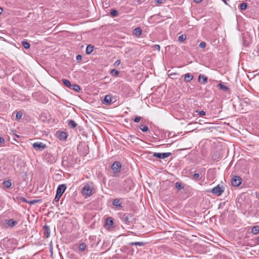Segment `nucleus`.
<instances>
[{"label": "nucleus", "mask_w": 259, "mask_h": 259, "mask_svg": "<svg viewBox=\"0 0 259 259\" xmlns=\"http://www.w3.org/2000/svg\"><path fill=\"white\" fill-rule=\"evenodd\" d=\"M224 190L223 187H221L219 185L212 188L211 190V192L213 194L219 196H221L224 192Z\"/></svg>", "instance_id": "f257e3e1"}, {"label": "nucleus", "mask_w": 259, "mask_h": 259, "mask_svg": "<svg viewBox=\"0 0 259 259\" xmlns=\"http://www.w3.org/2000/svg\"><path fill=\"white\" fill-rule=\"evenodd\" d=\"M33 148L36 151H42L46 148L45 144L42 142H35L32 144Z\"/></svg>", "instance_id": "f03ea898"}, {"label": "nucleus", "mask_w": 259, "mask_h": 259, "mask_svg": "<svg viewBox=\"0 0 259 259\" xmlns=\"http://www.w3.org/2000/svg\"><path fill=\"white\" fill-rule=\"evenodd\" d=\"M92 189L89 185H85L82 189V193L83 196H91L92 195Z\"/></svg>", "instance_id": "7ed1b4c3"}, {"label": "nucleus", "mask_w": 259, "mask_h": 259, "mask_svg": "<svg viewBox=\"0 0 259 259\" xmlns=\"http://www.w3.org/2000/svg\"><path fill=\"white\" fill-rule=\"evenodd\" d=\"M121 164L119 161H115L111 165V169L114 173L119 172L121 170Z\"/></svg>", "instance_id": "20e7f679"}, {"label": "nucleus", "mask_w": 259, "mask_h": 259, "mask_svg": "<svg viewBox=\"0 0 259 259\" xmlns=\"http://www.w3.org/2000/svg\"><path fill=\"white\" fill-rule=\"evenodd\" d=\"M242 180L241 178L239 176L234 177L231 180L232 185L234 187L239 186L242 183Z\"/></svg>", "instance_id": "39448f33"}, {"label": "nucleus", "mask_w": 259, "mask_h": 259, "mask_svg": "<svg viewBox=\"0 0 259 259\" xmlns=\"http://www.w3.org/2000/svg\"><path fill=\"white\" fill-rule=\"evenodd\" d=\"M171 155V153H153V156L159 159H165Z\"/></svg>", "instance_id": "423d86ee"}, {"label": "nucleus", "mask_w": 259, "mask_h": 259, "mask_svg": "<svg viewBox=\"0 0 259 259\" xmlns=\"http://www.w3.org/2000/svg\"><path fill=\"white\" fill-rule=\"evenodd\" d=\"M132 215L130 213H125L122 217V221L126 224H130L131 220L132 218Z\"/></svg>", "instance_id": "0eeeda50"}, {"label": "nucleus", "mask_w": 259, "mask_h": 259, "mask_svg": "<svg viewBox=\"0 0 259 259\" xmlns=\"http://www.w3.org/2000/svg\"><path fill=\"white\" fill-rule=\"evenodd\" d=\"M66 189V186L65 184L60 185L57 189L56 193L62 196L63 194L64 193Z\"/></svg>", "instance_id": "6e6552de"}, {"label": "nucleus", "mask_w": 259, "mask_h": 259, "mask_svg": "<svg viewBox=\"0 0 259 259\" xmlns=\"http://www.w3.org/2000/svg\"><path fill=\"white\" fill-rule=\"evenodd\" d=\"M112 97L110 95H107L105 96L102 103L105 105H110L112 102Z\"/></svg>", "instance_id": "1a4fd4ad"}, {"label": "nucleus", "mask_w": 259, "mask_h": 259, "mask_svg": "<svg viewBox=\"0 0 259 259\" xmlns=\"http://www.w3.org/2000/svg\"><path fill=\"white\" fill-rule=\"evenodd\" d=\"M7 225L10 227H13L18 224V222L13 219H11L7 221Z\"/></svg>", "instance_id": "9d476101"}, {"label": "nucleus", "mask_w": 259, "mask_h": 259, "mask_svg": "<svg viewBox=\"0 0 259 259\" xmlns=\"http://www.w3.org/2000/svg\"><path fill=\"white\" fill-rule=\"evenodd\" d=\"M208 78L204 75L200 74L198 78V81L202 84H206L207 82Z\"/></svg>", "instance_id": "9b49d317"}, {"label": "nucleus", "mask_w": 259, "mask_h": 259, "mask_svg": "<svg viewBox=\"0 0 259 259\" xmlns=\"http://www.w3.org/2000/svg\"><path fill=\"white\" fill-rule=\"evenodd\" d=\"M67 138V136L65 132H61L58 134V138L61 141H64Z\"/></svg>", "instance_id": "f8f14e48"}, {"label": "nucleus", "mask_w": 259, "mask_h": 259, "mask_svg": "<svg viewBox=\"0 0 259 259\" xmlns=\"http://www.w3.org/2000/svg\"><path fill=\"white\" fill-rule=\"evenodd\" d=\"M45 230V237L47 238L50 236V230L49 226L46 225L44 227Z\"/></svg>", "instance_id": "ddd939ff"}, {"label": "nucleus", "mask_w": 259, "mask_h": 259, "mask_svg": "<svg viewBox=\"0 0 259 259\" xmlns=\"http://www.w3.org/2000/svg\"><path fill=\"white\" fill-rule=\"evenodd\" d=\"M112 204L114 206H115L116 208L122 207V205H121V202H120V200L119 199H115L113 201Z\"/></svg>", "instance_id": "4468645a"}, {"label": "nucleus", "mask_w": 259, "mask_h": 259, "mask_svg": "<svg viewBox=\"0 0 259 259\" xmlns=\"http://www.w3.org/2000/svg\"><path fill=\"white\" fill-rule=\"evenodd\" d=\"M193 79V76L190 73L186 74L184 76V80L186 82H190Z\"/></svg>", "instance_id": "2eb2a0df"}, {"label": "nucleus", "mask_w": 259, "mask_h": 259, "mask_svg": "<svg viewBox=\"0 0 259 259\" xmlns=\"http://www.w3.org/2000/svg\"><path fill=\"white\" fill-rule=\"evenodd\" d=\"M94 49V47L93 45H88L87 47L86 50H85L87 54H88V55L91 54L93 52Z\"/></svg>", "instance_id": "dca6fc26"}, {"label": "nucleus", "mask_w": 259, "mask_h": 259, "mask_svg": "<svg viewBox=\"0 0 259 259\" xmlns=\"http://www.w3.org/2000/svg\"><path fill=\"white\" fill-rule=\"evenodd\" d=\"M146 244V243L144 242H132L130 243V245L131 246L134 245H138L140 246H143Z\"/></svg>", "instance_id": "f3484780"}, {"label": "nucleus", "mask_w": 259, "mask_h": 259, "mask_svg": "<svg viewBox=\"0 0 259 259\" xmlns=\"http://www.w3.org/2000/svg\"><path fill=\"white\" fill-rule=\"evenodd\" d=\"M134 33L139 36L142 34V29L140 27H137L134 30Z\"/></svg>", "instance_id": "a211bd4d"}, {"label": "nucleus", "mask_w": 259, "mask_h": 259, "mask_svg": "<svg viewBox=\"0 0 259 259\" xmlns=\"http://www.w3.org/2000/svg\"><path fill=\"white\" fill-rule=\"evenodd\" d=\"M218 87H219L220 89L224 91H228L229 89L225 85L222 84V83H220L218 85Z\"/></svg>", "instance_id": "6ab92c4d"}, {"label": "nucleus", "mask_w": 259, "mask_h": 259, "mask_svg": "<svg viewBox=\"0 0 259 259\" xmlns=\"http://www.w3.org/2000/svg\"><path fill=\"white\" fill-rule=\"evenodd\" d=\"M251 232L256 235L259 233V226H255L252 228Z\"/></svg>", "instance_id": "aec40b11"}, {"label": "nucleus", "mask_w": 259, "mask_h": 259, "mask_svg": "<svg viewBox=\"0 0 259 259\" xmlns=\"http://www.w3.org/2000/svg\"><path fill=\"white\" fill-rule=\"evenodd\" d=\"M68 125H69V126L73 128H75L77 126V124L73 120H68Z\"/></svg>", "instance_id": "412c9836"}, {"label": "nucleus", "mask_w": 259, "mask_h": 259, "mask_svg": "<svg viewBox=\"0 0 259 259\" xmlns=\"http://www.w3.org/2000/svg\"><path fill=\"white\" fill-rule=\"evenodd\" d=\"M63 83L64 84V85L65 86H66L67 87H68V88H71V87H72V85L71 84V82L69 80H67V79H63Z\"/></svg>", "instance_id": "4be33fe9"}, {"label": "nucleus", "mask_w": 259, "mask_h": 259, "mask_svg": "<svg viewBox=\"0 0 259 259\" xmlns=\"http://www.w3.org/2000/svg\"><path fill=\"white\" fill-rule=\"evenodd\" d=\"M70 89H71L72 90H73L74 91H75V92H79L80 90V87L78 84H74L72 85Z\"/></svg>", "instance_id": "5701e85b"}, {"label": "nucleus", "mask_w": 259, "mask_h": 259, "mask_svg": "<svg viewBox=\"0 0 259 259\" xmlns=\"http://www.w3.org/2000/svg\"><path fill=\"white\" fill-rule=\"evenodd\" d=\"M140 130L144 132H148L149 131V127L147 125H141L140 126Z\"/></svg>", "instance_id": "b1692460"}, {"label": "nucleus", "mask_w": 259, "mask_h": 259, "mask_svg": "<svg viewBox=\"0 0 259 259\" xmlns=\"http://www.w3.org/2000/svg\"><path fill=\"white\" fill-rule=\"evenodd\" d=\"M3 184L5 187L7 188H9L12 186V183L10 180L4 181Z\"/></svg>", "instance_id": "393cba45"}, {"label": "nucleus", "mask_w": 259, "mask_h": 259, "mask_svg": "<svg viewBox=\"0 0 259 259\" xmlns=\"http://www.w3.org/2000/svg\"><path fill=\"white\" fill-rule=\"evenodd\" d=\"M106 224L110 226H112L113 225V219L111 218H107L106 221Z\"/></svg>", "instance_id": "a878e982"}, {"label": "nucleus", "mask_w": 259, "mask_h": 259, "mask_svg": "<svg viewBox=\"0 0 259 259\" xmlns=\"http://www.w3.org/2000/svg\"><path fill=\"white\" fill-rule=\"evenodd\" d=\"M22 45L23 47L26 49H29L30 47V44L28 42L25 40L22 41Z\"/></svg>", "instance_id": "bb28decb"}, {"label": "nucleus", "mask_w": 259, "mask_h": 259, "mask_svg": "<svg viewBox=\"0 0 259 259\" xmlns=\"http://www.w3.org/2000/svg\"><path fill=\"white\" fill-rule=\"evenodd\" d=\"M23 116V112L21 111H19L17 112L16 115V118L17 120L20 119Z\"/></svg>", "instance_id": "cd10ccee"}, {"label": "nucleus", "mask_w": 259, "mask_h": 259, "mask_svg": "<svg viewBox=\"0 0 259 259\" xmlns=\"http://www.w3.org/2000/svg\"><path fill=\"white\" fill-rule=\"evenodd\" d=\"M110 14L112 16V17H114L118 15V12L115 9H112L110 11Z\"/></svg>", "instance_id": "c85d7f7f"}, {"label": "nucleus", "mask_w": 259, "mask_h": 259, "mask_svg": "<svg viewBox=\"0 0 259 259\" xmlns=\"http://www.w3.org/2000/svg\"><path fill=\"white\" fill-rule=\"evenodd\" d=\"M239 7L240 10H245L247 8V4L245 3H242L239 5Z\"/></svg>", "instance_id": "c756f323"}, {"label": "nucleus", "mask_w": 259, "mask_h": 259, "mask_svg": "<svg viewBox=\"0 0 259 259\" xmlns=\"http://www.w3.org/2000/svg\"><path fill=\"white\" fill-rule=\"evenodd\" d=\"M86 244L84 243H82L81 244H79V249L81 251H84L85 248H86Z\"/></svg>", "instance_id": "7c9ffc66"}, {"label": "nucleus", "mask_w": 259, "mask_h": 259, "mask_svg": "<svg viewBox=\"0 0 259 259\" xmlns=\"http://www.w3.org/2000/svg\"><path fill=\"white\" fill-rule=\"evenodd\" d=\"M186 39V36L185 35H183V34L179 36L178 37V40L180 42H183L184 40H185Z\"/></svg>", "instance_id": "2f4dec72"}, {"label": "nucleus", "mask_w": 259, "mask_h": 259, "mask_svg": "<svg viewBox=\"0 0 259 259\" xmlns=\"http://www.w3.org/2000/svg\"><path fill=\"white\" fill-rule=\"evenodd\" d=\"M111 73L113 76H116L119 74V72L118 70L114 69L111 71Z\"/></svg>", "instance_id": "473e14b6"}, {"label": "nucleus", "mask_w": 259, "mask_h": 259, "mask_svg": "<svg viewBox=\"0 0 259 259\" xmlns=\"http://www.w3.org/2000/svg\"><path fill=\"white\" fill-rule=\"evenodd\" d=\"M176 187L178 189H182L184 188L182 184L180 182H177L175 184Z\"/></svg>", "instance_id": "72a5a7b5"}, {"label": "nucleus", "mask_w": 259, "mask_h": 259, "mask_svg": "<svg viewBox=\"0 0 259 259\" xmlns=\"http://www.w3.org/2000/svg\"><path fill=\"white\" fill-rule=\"evenodd\" d=\"M61 196V195H60L59 194L56 193L55 197L53 201V203H54L55 202H58Z\"/></svg>", "instance_id": "f704fd0d"}, {"label": "nucleus", "mask_w": 259, "mask_h": 259, "mask_svg": "<svg viewBox=\"0 0 259 259\" xmlns=\"http://www.w3.org/2000/svg\"><path fill=\"white\" fill-rule=\"evenodd\" d=\"M141 117L138 116H135L134 119V121L135 122H139L141 120Z\"/></svg>", "instance_id": "c9c22d12"}, {"label": "nucleus", "mask_w": 259, "mask_h": 259, "mask_svg": "<svg viewBox=\"0 0 259 259\" xmlns=\"http://www.w3.org/2000/svg\"><path fill=\"white\" fill-rule=\"evenodd\" d=\"M199 46L201 48H204L206 47V43L204 41H202L200 43Z\"/></svg>", "instance_id": "e433bc0d"}, {"label": "nucleus", "mask_w": 259, "mask_h": 259, "mask_svg": "<svg viewBox=\"0 0 259 259\" xmlns=\"http://www.w3.org/2000/svg\"><path fill=\"white\" fill-rule=\"evenodd\" d=\"M193 177L195 179H198L200 178V174L198 173H194Z\"/></svg>", "instance_id": "4c0bfd02"}, {"label": "nucleus", "mask_w": 259, "mask_h": 259, "mask_svg": "<svg viewBox=\"0 0 259 259\" xmlns=\"http://www.w3.org/2000/svg\"><path fill=\"white\" fill-rule=\"evenodd\" d=\"M76 59L77 62H80L82 60V56L80 55H78L76 56Z\"/></svg>", "instance_id": "58836bf2"}, {"label": "nucleus", "mask_w": 259, "mask_h": 259, "mask_svg": "<svg viewBox=\"0 0 259 259\" xmlns=\"http://www.w3.org/2000/svg\"><path fill=\"white\" fill-rule=\"evenodd\" d=\"M153 48L154 49H156L158 51H159L160 50V47L159 45H155L153 46Z\"/></svg>", "instance_id": "ea45409f"}, {"label": "nucleus", "mask_w": 259, "mask_h": 259, "mask_svg": "<svg viewBox=\"0 0 259 259\" xmlns=\"http://www.w3.org/2000/svg\"><path fill=\"white\" fill-rule=\"evenodd\" d=\"M164 0H155V3L157 4H161L163 3Z\"/></svg>", "instance_id": "a19ab883"}, {"label": "nucleus", "mask_w": 259, "mask_h": 259, "mask_svg": "<svg viewBox=\"0 0 259 259\" xmlns=\"http://www.w3.org/2000/svg\"><path fill=\"white\" fill-rule=\"evenodd\" d=\"M199 114L200 115V116H203V115H205V112L202 110V111H200L199 112Z\"/></svg>", "instance_id": "79ce46f5"}, {"label": "nucleus", "mask_w": 259, "mask_h": 259, "mask_svg": "<svg viewBox=\"0 0 259 259\" xmlns=\"http://www.w3.org/2000/svg\"><path fill=\"white\" fill-rule=\"evenodd\" d=\"M38 200H33L32 201H31L29 203L31 204H33L34 203H35Z\"/></svg>", "instance_id": "37998d69"}, {"label": "nucleus", "mask_w": 259, "mask_h": 259, "mask_svg": "<svg viewBox=\"0 0 259 259\" xmlns=\"http://www.w3.org/2000/svg\"><path fill=\"white\" fill-rule=\"evenodd\" d=\"M4 139L3 138L0 137V144L4 143Z\"/></svg>", "instance_id": "c03bdc74"}, {"label": "nucleus", "mask_w": 259, "mask_h": 259, "mask_svg": "<svg viewBox=\"0 0 259 259\" xmlns=\"http://www.w3.org/2000/svg\"><path fill=\"white\" fill-rule=\"evenodd\" d=\"M120 63V61L119 60H117L115 63V64L117 66L119 65Z\"/></svg>", "instance_id": "a18cd8bd"}, {"label": "nucleus", "mask_w": 259, "mask_h": 259, "mask_svg": "<svg viewBox=\"0 0 259 259\" xmlns=\"http://www.w3.org/2000/svg\"><path fill=\"white\" fill-rule=\"evenodd\" d=\"M193 1L196 3H199L202 1V0H193Z\"/></svg>", "instance_id": "49530a36"}, {"label": "nucleus", "mask_w": 259, "mask_h": 259, "mask_svg": "<svg viewBox=\"0 0 259 259\" xmlns=\"http://www.w3.org/2000/svg\"><path fill=\"white\" fill-rule=\"evenodd\" d=\"M3 9L0 7V15L3 13Z\"/></svg>", "instance_id": "de8ad7c7"}, {"label": "nucleus", "mask_w": 259, "mask_h": 259, "mask_svg": "<svg viewBox=\"0 0 259 259\" xmlns=\"http://www.w3.org/2000/svg\"><path fill=\"white\" fill-rule=\"evenodd\" d=\"M22 200L23 201H24V202H28L26 201V199H25V198H23L22 199Z\"/></svg>", "instance_id": "09e8293b"}, {"label": "nucleus", "mask_w": 259, "mask_h": 259, "mask_svg": "<svg viewBox=\"0 0 259 259\" xmlns=\"http://www.w3.org/2000/svg\"><path fill=\"white\" fill-rule=\"evenodd\" d=\"M256 197H257L258 198H259V192H258L257 193H256Z\"/></svg>", "instance_id": "8fccbe9b"}, {"label": "nucleus", "mask_w": 259, "mask_h": 259, "mask_svg": "<svg viewBox=\"0 0 259 259\" xmlns=\"http://www.w3.org/2000/svg\"><path fill=\"white\" fill-rule=\"evenodd\" d=\"M222 1L225 3V4H227V0H222Z\"/></svg>", "instance_id": "3c124183"}, {"label": "nucleus", "mask_w": 259, "mask_h": 259, "mask_svg": "<svg viewBox=\"0 0 259 259\" xmlns=\"http://www.w3.org/2000/svg\"><path fill=\"white\" fill-rule=\"evenodd\" d=\"M256 240L257 241V242L259 243V236H258L257 238H256Z\"/></svg>", "instance_id": "603ef678"}, {"label": "nucleus", "mask_w": 259, "mask_h": 259, "mask_svg": "<svg viewBox=\"0 0 259 259\" xmlns=\"http://www.w3.org/2000/svg\"><path fill=\"white\" fill-rule=\"evenodd\" d=\"M129 181H130V180H126L125 181V182Z\"/></svg>", "instance_id": "864d4df0"}]
</instances>
